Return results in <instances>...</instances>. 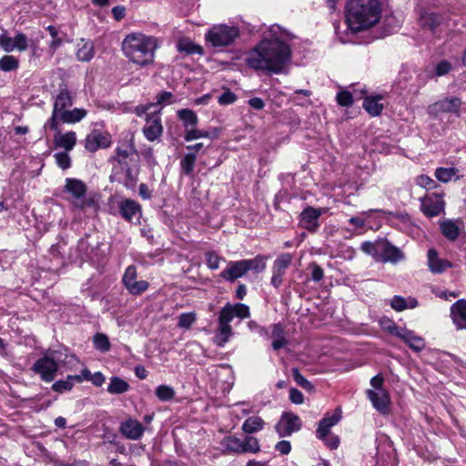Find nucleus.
<instances>
[{
  "label": "nucleus",
  "instance_id": "obj_1",
  "mask_svg": "<svg viewBox=\"0 0 466 466\" xmlns=\"http://www.w3.org/2000/svg\"><path fill=\"white\" fill-rule=\"evenodd\" d=\"M269 37L258 43L248 54L245 62L249 68L268 75L287 73L291 62V49L287 41L291 35L280 26L272 25Z\"/></svg>",
  "mask_w": 466,
  "mask_h": 466
},
{
  "label": "nucleus",
  "instance_id": "obj_2",
  "mask_svg": "<svg viewBox=\"0 0 466 466\" xmlns=\"http://www.w3.org/2000/svg\"><path fill=\"white\" fill-rule=\"evenodd\" d=\"M381 13L380 0H350L346 5V22L352 32L368 30L380 21Z\"/></svg>",
  "mask_w": 466,
  "mask_h": 466
},
{
  "label": "nucleus",
  "instance_id": "obj_3",
  "mask_svg": "<svg viewBox=\"0 0 466 466\" xmlns=\"http://www.w3.org/2000/svg\"><path fill=\"white\" fill-rule=\"evenodd\" d=\"M157 47L156 37L142 33H131L122 43L124 56L140 66H146L154 62L155 51Z\"/></svg>",
  "mask_w": 466,
  "mask_h": 466
},
{
  "label": "nucleus",
  "instance_id": "obj_4",
  "mask_svg": "<svg viewBox=\"0 0 466 466\" xmlns=\"http://www.w3.org/2000/svg\"><path fill=\"white\" fill-rule=\"evenodd\" d=\"M65 192L70 194L68 198L75 208L86 210L91 208L96 209V203L91 198H86V186L84 182L76 178H66L65 185Z\"/></svg>",
  "mask_w": 466,
  "mask_h": 466
},
{
  "label": "nucleus",
  "instance_id": "obj_5",
  "mask_svg": "<svg viewBox=\"0 0 466 466\" xmlns=\"http://www.w3.org/2000/svg\"><path fill=\"white\" fill-rule=\"evenodd\" d=\"M239 36L237 26L227 25H213L205 35V39L213 47H226L231 46Z\"/></svg>",
  "mask_w": 466,
  "mask_h": 466
},
{
  "label": "nucleus",
  "instance_id": "obj_6",
  "mask_svg": "<svg viewBox=\"0 0 466 466\" xmlns=\"http://www.w3.org/2000/svg\"><path fill=\"white\" fill-rule=\"evenodd\" d=\"M465 105L459 96H447L431 104L427 107V112L433 117H438L441 114L460 117L466 112Z\"/></svg>",
  "mask_w": 466,
  "mask_h": 466
},
{
  "label": "nucleus",
  "instance_id": "obj_7",
  "mask_svg": "<svg viewBox=\"0 0 466 466\" xmlns=\"http://www.w3.org/2000/svg\"><path fill=\"white\" fill-rule=\"evenodd\" d=\"M419 24L432 34L441 33L451 25V15L447 11L425 10L420 12Z\"/></svg>",
  "mask_w": 466,
  "mask_h": 466
},
{
  "label": "nucleus",
  "instance_id": "obj_8",
  "mask_svg": "<svg viewBox=\"0 0 466 466\" xmlns=\"http://www.w3.org/2000/svg\"><path fill=\"white\" fill-rule=\"evenodd\" d=\"M74 97L71 92L66 87L60 86L57 95L54 97V105L51 117L45 124L46 128L57 130L58 116L73 105Z\"/></svg>",
  "mask_w": 466,
  "mask_h": 466
},
{
  "label": "nucleus",
  "instance_id": "obj_9",
  "mask_svg": "<svg viewBox=\"0 0 466 466\" xmlns=\"http://www.w3.org/2000/svg\"><path fill=\"white\" fill-rule=\"evenodd\" d=\"M111 182H117L127 188H134L138 180V168L135 165L114 166Z\"/></svg>",
  "mask_w": 466,
  "mask_h": 466
},
{
  "label": "nucleus",
  "instance_id": "obj_10",
  "mask_svg": "<svg viewBox=\"0 0 466 466\" xmlns=\"http://www.w3.org/2000/svg\"><path fill=\"white\" fill-rule=\"evenodd\" d=\"M58 369L57 361L47 354L36 360L31 368L46 382H51L55 380Z\"/></svg>",
  "mask_w": 466,
  "mask_h": 466
},
{
  "label": "nucleus",
  "instance_id": "obj_11",
  "mask_svg": "<svg viewBox=\"0 0 466 466\" xmlns=\"http://www.w3.org/2000/svg\"><path fill=\"white\" fill-rule=\"evenodd\" d=\"M302 427L300 418L290 411H285L275 425V431L279 438L289 437L292 433L299 431Z\"/></svg>",
  "mask_w": 466,
  "mask_h": 466
},
{
  "label": "nucleus",
  "instance_id": "obj_12",
  "mask_svg": "<svg viewBox=\"0 0 466 466\" xmlns=\"http://www.w3.org/2000/svg\"><path fill=\"white\" fill-rule=\"evenodd\" d=\"M387 329L392 335L403 340L413 351L420 352L425 348L424 339L416 335L412 330L400 328L393 323L387 327Z\"/></svg>",
  "mask_w": 466,
  "mask_h": 466
},
{
  "label": "nucleus",
  "instance_id": "obj_13",
  "mask_svg": "<svg viewBox=\"0 0 466 466\" xmlns=\"http://www.w3.org/2000/svg\"><path fill=\"white\" fill-rule=\"evenodd\" d=\"M113 159L117 162L116 166H137L139 155L132 142H126L116 148V156Z\"/></svg>",
  "mask_w": 466,
  "mask_h": 466
},
{
  "label": "nucleus",
  "instance_id": "obj_14",
  "mask_svg": "<svg viewBox=\"0 0 466 466\" xmlns=\"http://www.w3.org/2000/svg\"><path fill=\"white\" fill-rule=\"evenodd\" d=\"M291 262L292 256L289 253H282L275 259L272 266V277L270 280L274 288L279 289L280 287L283 282V276Z\"/></svg>",
  "mask_w": 466,
  "mask_h": 466
},
{
  "label": "nucleus",
  "instance_id": "obj_15",
  "mask_svg": "<svg viewBox=\"0 0 466 466\" xmlns=\"http://www.w3.org/2000/svg\"><path fill=\"white\" fill-rule=\"evenodd\" d=\"M146 125L143 133L149 141H155L163 133V126L160 117V108L153 110L150 116L146 118Z\"/></svg>",
  "mask_w": 466,
  "mask_h": 466
},
{
  "label": "nucleus",
  "instance_id": "obj_16",
  "mask_svg": "<svg viewBox=\"0 0 466 466\" xmlns=\"http://www.w3.org/2000/svg\"><path fill=\"white\" fill-rule=\"evenodd\" d=\"M324 208L307 207L299 215V224L309 232H316L319 228V218Z\"/></svg>",
  "mask_w": 466,
  "mask_h": 466
},
{
  "label": "nucleus",
  "instance_id": "obj_17",
  "mask_svg": "<svg viewBox=\"0 0 466 466\" xmlns=\"http://www.w3.org/2000/svg\"><path fill=\"white\" fill-rule=\"evenodd\" d=\"M427 265L430 271L433 274H442L447 269L452 268V263L448 259L441 258L438 251L431 248L427 252Z\"/></svg>",
  "mask_w": 466,
  "mask_h": 466
},
{
  "label": "nucleus",
  "instance_id": "obj_18",
  "mask_svg": "<svg viewBox=\"0 0 466 466\" xmlns=\"http://www.w3.org/2000/svg\"><path fill=\"white\" fill-rule=\"evenodd\" d=\"M422 212L429 218L439 216L444 209V201L441 195H427L421 202Z\"/></svg>",
  "mask_w": 466,
  "mask_h": 466
},
{
  "label": "nucleus",
  "instance_id": "obj_19",
  "mask_svg": "<svg viewBox=\"0 0 466 466\" xmlns=\"http://www.w3.org/2000/svg\"><path fill=\"white\" fill-rule=\"evenodd\" d=\"M119 431L127 439L137 441L142 437L145 428L137 420L129 418L120 423Z\"/></svg>",
  "mask_w": 466,
  "mask_h": 466
},
{
  "label": "nucleus",
  "instance_id": "obj_20",
  "mask_svg": "<svg viewBox=\"0 0 466 466\" xmlns=\"http://www.w3.org/2000/svg\"><path fill=\"white\" fill-rule=\"evenodd\" d=\"M248 273L244 259L237 261H228V266L223 269L219 276L229 282H233L236 279L242 278Z\"/></svg>",
  "mask_w": 466,
  "mask_h": 466
},
{
  "label": "nucleus",
  "instance_id": "obj_21",
  "mask_svg": "<svg viewBox=\"0 0 466 466\" xmlns=\"http://www.w3.org/2000/svg\"><path fill=\"white\" fill-rule=\"evenodd\" d=\"M109 145V136L99 130H93L85 139V148L89 152H95L100 147L106 148Z\"/></svg>",
  "mask_w": 466,
  "mask_h": 466
},
{
  "label": "nucleus",
  "instance_id": "obj_22",
  "mask_svg": "<svg viewBox=\"0 0 466 466\" xmlns=\"http://www.w3.org/2000/svg\"><path fill=\"white\" fill-rule=\"evenodd\" d=\"M369 400L371 401L373 407L382 414H385L389 410V405L390 402V395L386 390L367 391Z\"/></svg>",
  "mask_w": 466,
  "mask_h": 466
},
{
  "label": "nucleus",
  "instance_id": "obj_23",
  "mask_svg": "<svg viewBox=\"0 0 466 466\" xmlns=\"http://www.w3.org/2000/svg\"><path fill=\"white\" fill-rule=\"evenodd\" d=\"M402 259H404V253L387 239H382L379 260L383 262L397 263Z\"/></svg>",
  "mask_w": 466,
  "mask_h": 466
},
{
  "label": "nucleus",
  "instance_id": "obj_24",
  "mask_svg": "<svg viewBox=\"0 0 466 466\" xmlns=\"http://www.w3.org/2000/svg\"><path fill=\"white\" fill-rule=\"evenodd\" d=\"M342 418V411L338 408L333 413H326L325 416L319 420L318 429L316 431L317 437H323L329 431L330 428L335 426Z\"/></svg>",
  "mask_w": 466,
  "mask_h": 466
},
{
  "label": "nucleus",
  "instance_id": "obj_25",
  "mask_svg": "<svg viewBox=\"0 0 466 466\" xmlns=\"http://www.w3.org/2000/svg\"><path fill=\"white\" fill-rule=\"evenodd\" d=\"M451 318L457 329H466V299H459L451 305Z\"/></svg>",
  "mask_w": 466,
  "mask_h": 466
},
{
  "label": "nucleus",
  "instance_id": "obj_26",
  "mask_svg": "<svg viewBox=\"0 0 466 466\" xmlns=\"http://www.w3.org/2000/svg\"><path fill=\"white\" fill-rule=\"evenodd\" d=\"M95 56V46L89 39L81 38L76 45V57L80 62H89Z\"/></svg>",
  "mask_w": 466,
  "mask_h": 466
},
{
  "label": "nucleus",
  "instance_id": "obj_27",
  "mask_svg": "<svg viewBox=\"0 0 466 466\" xmlns=\"http://www.w3.org/2000/svg\"><path fill=\"white\" fill-rule=\"evenodd\" d=\"M118 209L120 216L127 221H132V219L141 213L140 205L132 199H123L118 203Z\"/></svg>",
  "mask_w": 466,
  "mask_h": 466
},
{
  "label": "nucleus",
  "instance_id": "obj_28",
  "mask_svg": "<svg viewBox=\"0 0 466 466\" xmlns=\"http://www.w3.org/2000/svg\"><path fill=\"white\" fill-rule=\"evenodd\" d=\"M57 133L54 137V142L56 147L70 151L74 148L76 144V134L74 131H69L65 134H61L58 129L56 130Z\"/></svg>",
  "mask_w": 466,
  "mask_h": 466
},
{
  "label": "nucleus",
  "instance_id": "obj_29",
  "mask_svg": "<svg viewBox=\"0 0 466 466\" xmlns=\"http://www.w3.org/2000/svg\"><path fill=\"white\" fill-rule=\"evenodd\" d=\"M434 176L441 183H449L452 180L457 181L462 177L459 168L454 167H438L435 170Z\"/></svg>",
  "mask_w": 466,
  "mask_h": 466
},
{
  "label": "nucleus",
  "instance_id": "obj_30",
  "mask_svg": "<svg viewBox=\"0 0 466 466\" xmlns=\"http://www.w3.org/2000/svg\"><path fill=\"white\" fill-rule=\"evenodd\" d=\"M87 111L84 108H74L71 110H66L58 116V124H76L80 122L83 118L86 117Z\"/></svg>",
  "mask_w": 466,
  "mask_h": 466
},
{
  "label": "nucleus",
  "instance_id": "obj_31",
  "mask_svg": "<svg viewBox=\"0 0 466 466\" xmlns=\"http://www.w3.org/2000/svg\"><path fill=\"white\" fill-rule=\"evenodd\" d=\"M218 136V128H210L209 130H201L196 128V127H192L191 129H188L185 135L184 138L186 141H193L199 138H210L215 139Z\"/></svg>",
  "mask_w": 466,
  "mask_h": 466
},
{
  "label": "nucleus",
  "instance_id": "obj_32",
  "mask_svg": "<svg viewBox=\"0 0 466 466\" xmlns=\"http://www.w3.org/2000/svg\"><path fill=\"white\" fill-rule=\"evenodd\" d=\"M390 307L395 311L400 312V311L405 310L407 309H415L416 307H418L419 302H418L417 299H415L413 297L404 298V297L396 295L390 299Z\"/></svg>",
  "mask_w": 466,
  "mask_h": 466
},
{
  "label": "nucleus",
  "instance_id": "obj_33",
  "mask_svg": "<svg viewBox=\"0 0 466 466\" xmlns=\"http://www.w3.org/2000/svg\"><path fill=\"white\" fill-rule=\"evenodd\" d=\"M231 335L232 328L230 324L218 322L214 337V342L216 345L223 347L228 341Z\"/></svg>",
  "mask_w": 466,
  "mask_h": 466
},
{
  "label": "nucleus",
  "instance_id": "obj_34",
  "mask_svg": "<svg viewBox=\"0 0 466 466\" xmlns=\"http://www.w3.org/2000/svg\"><path fill=\"white\" fill-rule=\"evenodd\" d=\"M381 96H367L363 101L364 109L372 116H380L383 109V104L380 103Z\"/></svg>",
  "mask_w": 466,
  "mask_h": 466
},
{
  "label": "nucleus",
  "instance_id": "obj_35",
  "mask_svg": "<svg viewBox=\"0 0 466 466\" xmlns=\"http://www.w3.org/2000/svg\"><path fill=\"white\" fill-rule=\"evenodd\" d=\"M383 32L380 37L391 35L400 27V22L394 15H381L380 21Z\"/></svg>",
  "mask_w": 466,
  "mask_h": 466
},
{
  "label": "nucleus",
  "instance_id": "obj_36",
  "mask_svg": "<svg viewBox=\"0 0 466 466\" xmlns=\"http://www.w3.org/2000/svg\"><path fill=\"white\" fill-rule=\"evenodd\" d=\"M268 258L263 255H258L253 258L244 259L247 271L261 273L266 269Z\"/></svg>",
  "mask_w": 466,
  "mask_h": 466
},
{
  "label": "nucleus",
  "instance_id": "obj_37",
  "mask_svg": "<svg viewBox=\"0 0 466 466\" xmlns=\"http://www.w3.org/2000/svg\"><path fill=\"white\" fill-rule=\"evenodd\" d=\"M177 116L183 122L185 133L188 129H191L192 127H196L198 122L197 114L191 109L178 110Z\"/></svg>",
  "mask_w": 466,
  "mask_h": 466
},
{
  "label": "nucleus",
  "instance_id": "obj_38",
  "mask_svg": "<svg viewBox=\"0 0 466 466\" xmlns=\"http://www.w3.org/2000/svg\"><path fill=\"white\" fill-rule=\"evenodd\" d=\"M264 420L258 416L248 418L242 424V431L245 433L252 434L261 431L264 428Z\"/></svg>",
  "mask_w": 466,
  "mask_h": 466
},
{
  "label": "nucleus",
  "instance_id": "obj_39",
  "mask_svg": "<svg viewBox=\"0 0 466 466\" xmlns=\"http://www.w3.org/2000/svg\"><path fill=\"white\" fill-rule=\"evenodd\" d=\"M129 384L123 379L114 376L110 378L107 391L110 394H122L129 390Z\"/></svg>",
  "mask_w": 466,
  "mask_h": 466
},
{
  "label": "nucleus",
  "instance_id": "obj_40",
  "mask_svg": "<svg viewBox=\"0 0 466 466\" xmlns=\"http://www.w3.org/2000/svg\"><path fill=\"white\" fill-rule=\"evenodd\" d=\"M440 227L441 233L446 238L453 241L459 237L460 228L453 221H443L441 223Z\"/></svg>",
  "mask_w": 466,
  "mask_h": 466
},
{
  "label": "nucleus",
  "instance_id": "obj_41",
  "mask_svg": "<svg viewBox=\"0 0 466 466\" xmlns=\"http://www.w3.org/2000/svg\"><path fill=\"white\" fill-rule=\"evenodd\" d=\"M197 156L193 152L187 153L180 160L181 172L186 176H191L194 170Z\"/></svg>",
  "mask_w": 466,
  "mask_h": 466
},
{
  "label": "nucleus",
  "instance_id": "obj_42",
  "mask_svg": "<svg viewBox=\"0 0 466 466\" xmlns=\"http://www.w3.org/2000/svg\"><path fill=\"white\" fill-rule=\"evenodd\" d=\"M381 245L382 239L377 240L375 242L365 241L361 244L360 249L364 253L372 256L376 259H379L381 250Z\"/></svg>",
  "mask_w": 466,
  "mask_h": 466
},
{
  "label": "nucleus",
  "instance_id": "obj_43",
  "mask_svg": "<svg viewBox=\"0 0 466 466\" xmlns=\"http://www.w3.org/2000/svg\"><path fill=\"white\" fill-rule=\"evenodd\" d=\"M177 46L179 52H185L187 55L202 54V47L188 39L179 40Z\"/></svg>",
  "mask_w": 466,
  "mask_h": 466
},
{
  "label": "nucleus",
  "instance_id": "obj_44",
  "mask_svg": "<svg viewBox=\"0 0 466 466\" xmlns=\"http://www.w3.org/2000/svg\"><path fill=\"white\" fill-rule=\"evenodd\" d=\"M223 447L229 452L242 453V441L238 438L228 436L222 441Z\"/></svg>",
  "mask_w": 466,
  "mask_h": 466
},
{
  "label": "nucleus",
  "instance_id": "obj_45",
  "mask_svg": "<svg viewBox=\"0 0 466 466\" xmlns=\"http://www.w3.org/2000/svg\"><path fill=\"white\" fill-rule=\"evenodd\" d=\"M76 383L73 375H68L66 380H60L53 383L52 390L56 392H65L72 390L74 384Z\"/></svg>",
  "mask_w": 466,
  "mask_h": 466
},
{
  "label": "nucleus",
  "instance_id": "obj_46",
  "mask_svg": "<svg viewBox=\"0 0 466 466\" xmlns=\"http://www.w3.org/2000/svg\"><path fill=\"white\" fill-rule=\"evenodd\" d=\"M157 398L161 401H169L174 399L175 390L168 385H159L155 390Z\"/></svg>",
  "mask_w": 466,
  "mask_h": 466
},
{
  "label": "nucleus",
  "instance_id": "obj_47",
  "mask_svg": "<svg viewBox=\"0 0 466 466\" xmlns=\"http://www.w3.org/2000/svg\"><path fill=\"white\" fill-rule=\"evenodd\" d=\"M93 343L94 347L101 352H107L110 350L111 344L106 334L96 333L93 338Z\"/></svg>",
  "mask_w": 466,
  "mask_h": 466
},
{
  "label": "nucleus",
  "instance_id": "obj_48",
  "mask_svg": "<svg viewBox=\"0 0 466 466\" xmlns=\"http://www.w3.org/2000/svg\"><path fill=\"white\" fill-rule=\"evenodd\" d=\"M260 451V445L257 438L246 436L242 440V453H257Z\"/></svg>",
  "mask_w": 466,
  "mask_h": 466
},
{
  "label": "nucleus",
  "instance_id": "obj_49",
  "mask_svg": "<svg viewBox=\"0 0 466 466\" xmlns=\"http://www.w3.org/2000/svg\"><path fill=\"white\" fill-rule=\"evenodd\" d=\"M19 66V61L13 56H4L0 59V69L4 72L16 70Z\"/></svg>",
  "mask_w": 466,
  "mask_h": 466
},
{
  "label": "nucleus",
  "instance_id": "obj_50",
  "mask_svg": "<svg viewBox=\"0 0 466 466\" xmlns=\"http://www.w3.org/2000/svg\"><path fill=\"white\" fill-rule=\"evenodd\" d=\"M197 319L195 312H185L178 316L177 327L184 329H189Z\"/></svg>",
  "mask_w": 466,
  "mask_h": 466
},
{
  "label": "nucleus",
  "instance_id": "obj_51",
  "mask_svg": "<svg viewBox=\"0 0 466 466\" xmlns=\"http://www.w3.org/2000/svg\"><path fill=\"white\" fill-rule=\"evenodd\" d=\"M292 376L295 382L308 391L314 390L312 383L308 380L299 370L298 368L292 369Z\"/></svg>",
  "mask_w": 466,
  "mask_h": 466
},
{
  "label": "nucleus",
  "instance_id": "obj_52",
  "mask_svg": "<svg viewBox=\"0 0 466 466\" xmlns=\"http://www.w3.org/2000/svg\"><path fill=\"white\" fill-rule=\"evenodd\" d=\"M137 267L135 265L128 266L122 278L123 285L126 289L129 287V285L133 284L137 280Z\"/></svg>",
  "mask_w": 466,
  "mask_h": 466
},
{
  "label": "nucleus",
  "instance_id": "obj_53",
  "mask_svg": "<svg viewBox=\"0 0 466 466\" xmlns=\"http://www.w3.org/2000/svg\"><path fill=\"white\" fill-rule=\"evenodd\" d=\"M206 262L208 268L215 270L219 268L220 261L225 259L218 256L215 251H208L205 254Z\"/></svg>",
  "mask_w": 466,
  "mask_h": 466
},
{
  "label": "nucleus",
  "instance_id": "obj_54",
  "mask_svg": "<svg viewBox=\"0 0 466 466\" xmlns=\"http://www.w3.org/2000/svg\"><path fill=\"white\" fill-rule=\"evenodd\" d=\"M234 309H232V304L228 303L219 312L218 322L230 324L232 319L235 317Z\"/></svg>",
  "mask_w": 466,
  "mask_h": 466
},
{
  "label": "nucleus",
  "instance_id": "obj_55",
  "mask_svg": "<svg viewBox=\"0 0 466 466\" xmlns=\"http://www.w3.org/2000/svg\"><path fill=\"white\" fill-rule=\"evenodd\" d=\"M149 287V284L146 280H136L133 284L129 285L127 289V291L132 295H140L145 292Z\"/></svg>",
  "mask_w": 466,
  "mask_h": 466
},
{
  "label": "nucleus",
  "instance_id": "obj_56",
  "mask_svg": "<svg viewBox=\"0 0 466 466\" xmlns=\"http://www.w3.org/2000/svg\"><path fill=\"white\" fill-rule=\"evenodd\" d=\"M336 101L339 106L349 107L353 104V96L350 92L342 90L337 94Z\"/></svg>",
  "mask_w": 466,
  "mask_h": 466
},
{
  "label": "nucleus",
  "instance_id": "obj_57",
  "mask_svg": "<svg viewBox=\"0 0 466 466\" xmlns=\"http://www.w3.org/2000/svg\"><path fill=\"white\" fill-rule=\"evenodd\" d=\"M416 184L427 190L434 189L438 187L436 181L427 175H420L416 178Z\"/></svg>",
  "mask_w": 466,
  "mask_h": 466
},
{
  "label": "nucleus",
  "instance_id": "obj_58",
  "mask_svg": "<svg viewBox=\"0 0 466 466\" xmlns=\"http://www.w3.org/2000/svg\"><path fill=\"white\" fill-rule=\"evenodd\" d=\"M15 50L25 51L28 47L29 40L23 33H17L14 37Z\"/></svg>",
  "mask_w": 466,
  "mask_h": 466
},
{
  "label": "nucleus",
  "instance_id": "obj_59",
  "mask_svg": "<svg viewBox=\"0 0 466 466\" xmlns=\"http://www.w3.org/2000/svg\"><path fill=\"white\" fill-rule=\"evenodd\" d=\"M318 439L321 440L327 447H329L330 450H336L339 446V436L335 434H331L330 431L327 433L323 437H317Z\"/></svg>",
  "mask_w": 466,
  "mask_h": 466
},
{
  "label": "nucleus",
  "instance_id": "obj_60",
  "mask_svg": "<svg viewBox=\"0 0 466 466\" xmlns=\"http://www.w3.org/2000/svg\"><path fill=\"white\" fill-rule=\"evenodd\" d=\"M56 162L62 169H67L71 166L70 157L66 152H58L54 155Z\"/></svg>",
  "mask_w": 466,
  "mask_h": 466
},
{
  "label": "nucleus",
  "instance_id": "obj_61",
  "mask_svg": "<svg viewBox=\"0 0 466 466\" xmlns=\"http://www.w3.org/2000/svg\"><path fill=\"white\" fill-rule=\"evenodd\" d=\"M157 109V106L154 103H149L146 105H140L135 107L134 112L138 116H146V118L147 116H150L153 110Z\"/></svg>",
  "mask_w": 466,
  "mask_h": 466
},
{
  "label": "nucleus",
  "instance_id": "obj_62",
  "mask_svg": "<svg viewBox=\"0 0 466 466\" xmlns=\"http://www.w3.org/2000/svg\"><path fill=\"white\" fill-rule=\"evenodd\" d=\"M89 243L87 241V239L86 238H81L78 243H77V247H76V249L78 251V258H81V259H86L89 258Z\"/></svg>",
  "mask_w": 466,
  "mask_h": 466
},
{
  "label": "nucleus",
  "instance_id": "obj_63",
  "mask_svg": "<svg viewBox=\"0 0 466 466\" xmlns=\"http://www.w3.org/2000/svg\"><path fill=\"white\" fill-rule=\"evenodd\" d=\"M232 309H234L235 317L245 319L249 316V308L245 304L236 303L232 305Z\"/></svg>",
  "mask_w": 466,
  "mask_h": 466
},
{
  "label": "nucleus",
  "instance_id": "obj_64",
  "mask_svg": "<svg viewBox=\"0 0 466 466\" xmlns=\"http://www.w3.org/2000/svg\"><path fill=\"white\" fill-rule=\"evenodd\" d=\"M237 100V96L230 90H227L222 93L218 97V101L220 105H231Z\"/></svg>",
  "mask_w": 466,
  "mask_h": 466
}]
</instances>
